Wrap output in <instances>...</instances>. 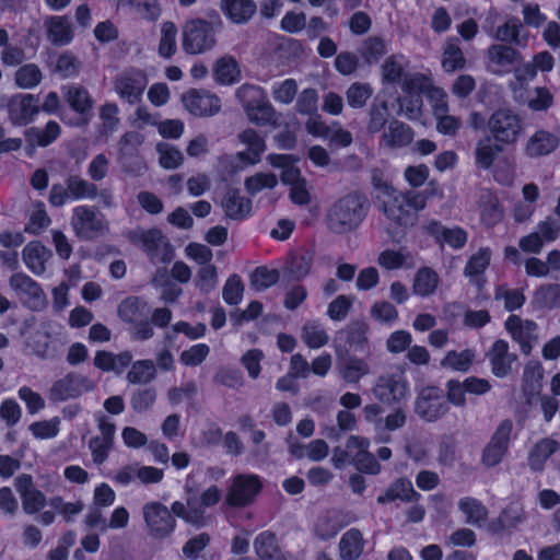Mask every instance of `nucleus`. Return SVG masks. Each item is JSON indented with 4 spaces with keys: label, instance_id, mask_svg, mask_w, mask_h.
Masks as SVG:
<instances>
[{
    "label": "nucleus",
    "instance_id": "24",
    "mask_svg": "<svg viewBox=\"0 0 560 560\" xmlns=\"http://www.w3.org/2000/svg\"><path fill=\"white\" fill-rule=\"evenodd\" d=\"M389 98L385 93H377L369 109V119L366 130L370 135H375L384 130L386 124L390 120Z\"/></svg>",
    "mask_w": 560,
    "mask_h": 560
},
{
    "label": "nucleus",
    "instance_id": "56",
    "mask_svg": "<svg viewBox=\"0 0 560 560\" xmlns=\"http://www.w3.org/2000/svg\"><path fill=\"white\" fill-rule=\"evenodd\" d=\"M459 510L466 515L467 523L478 524L486 520L488 511L478 499L471 497L462 498L458 501Z\"/></svg>",
    "mask_w": 560,
    "mask_h": 560
},
{
    "label": "nucleus",
    "instance_id": "61",
    "mask_svg": "<svg viewBox=\"0 0 560 560\" xmlns=\"http://www.w3.org/2000/svg\"><path fill=\"white\" fill-rule=\"evenodd\" d=\"M448 107L446 103L438 105L435 108L436 114V130L444 136H455L460 128L459 118L452 115H440L439 112H447Z\"/></svg>",
    "mask_w": 560,
    "mask_h": 560
},
{
    "label": "nucleus",
    "instance_id": "11",
    "mask_svg": "<svg viewBox=\"0 0 560 560\" xmlns=\"http://www.w3.org/2000/svg\"><path fill=\"white\" fill-rule=\"evenodd\" d=\"M422 233L430 236L443 249L445 245L454 250L464 248L468 241V233L458 225L445 226L440 220L431 219L422 225Z\"/></svg>",
    "mask_w": 560,
    "mask_h": 560
},
{
    "label": "nucleus",
    "instance_id": "59",
    "mask_svg": "<svg viewBox=\"0 0 560 560\" xmlns=\"http://www.w3.org/2000/svg\"><path fill=\"white\" fill-rule=\"evenodd\" d=\"M119 108L116 103H105L100 108V118L102 120V125L100 128V132L102 135H110L113 133L119 124L118 118Z\"/></svg>",
    "mask_w": 560,
    "mask_h": 560
},
{
    "label": "nucleus",
    "instance_id": "35",
    "mask_svg": "<svg viewBox=\"0 0 560 560\" xmlns=\"http://www.w3.org/2000/svg\"><path fill=\"white\" fill-rule=\"evenodd\" d=\"M364 549V539L360 529L350 528L340 538L339 556L341 560H357Z\"/></svg>",
    "mask_w": 560,
    "mask_h": 560
},
{
    "label": "nucleus",
    "instance_id": "51",
    "mask_svg": "<svg viewBox=\"0 0 560 560\" xmlns=\"http://www.w3.org/2000/svg\"><path fill=\"white\" fill-rule=\"evenodd\" d=\"M43 79L39 67L35 63L22 65L14 74L15 84L20 89H34Z\"/></svg>",
    "mask_w": 560,
    "mask_h": 560
},
{
    "label": "nucleus",
    "instance_id": "21",
    "mask_svg": "<svg viewBox=\"0 0 560 560\" xmlns=\"http://www.w3.org/2000/svg\"><path fill=\"white\" fill-rule=\"evenodd\" d=\"M415 137L413 129L404 121L393 118L380 138V147L398 149L409 145Z\"/></svg>",
    "mask_w": 560,
    "mask_h": 560
},
{
    "label": "nucleus",
    "instance_id": "64",
    "mask_svg": "<svg viewBox=\"0 0 560 560\" xmlns=\"http://www.w3.org/2000/svg\"><path fill=\"white\" fill-rule=\"evenodd\" d=\"M50 339L49 331H35L28 339V346L37 358L46 360L51 357Z\"/></svg>",
    "mask_w": 560,
    "mask_h": 560
},
{
    "label": "nucleus",
    "instance_id": "6",
    "mask_svg": "<svg viewBox=\"0 0 560 560\" xmlns=\"http://www.w3.org/2000/svg\"><path fill=\"white\" fill-rule=\"evenodd\" d=\"M149 80L143 70L129 67L115 77L114 91L122 102L136 105L142 101Z\"/></svg>",
    "mask_w": 560,
    "mask_h": 560
},
{
    "label": "nucleus",
    "instance_id": "55",
    "mask_svg": "<svg viewBox=\"0 0 560 560\" xmlns=\"http://www.w3.org/2000/svg\"><path fill=\"white\" fill-rule=\"evenodd\" d=\"M237 74V62L232 57L220 58L214 65L213 75L220 84L228 85L234 83Z\"/></svg>",
    "mask_w": 560,
    "mask_h": 560
},
{
    "label": "nucleus",
    "instance_id": "25",
    "mask_svg": "<svg viewBox=\"0 0 560 560\" xmlns=\"http://www.w3.org/2000/svg\"><path fill=\"white\" fill-rule=\"evenodd\" d=\"M51 252L40 241L28 242L22 252V258L27 269L36 276L46 271V262Z\"/></svg>",
    "mask_w": 560,
    "mask_h": 560
},
{
    "label": "nucleus",
    "instance_id": "54",
    "mask_svg": "<svg viewBox=\"0 0 560 560\" xmlns=\"http://www.w3.org/2000/svg\"><path fill=\"white\" fill-rule=\"evenodd\" d=\"M494 299L504 301V308L508 312H514L523 307L526 298L522 290L510 289L505 284L498 285L494 290Z\"/></svg>",
    "mask_w": 560,
    "mask_h": 560
},
{
    "label": "nucleus",
    "instance_id": "23",
    "mask_svg": "<svg viewBox=\"0 0 560 560\" xmlns=\"http://www.w3.org/2000/svg\"><path fill=\"white\" fill-rule=\"evenodd\" d=\"M221 206L229 219L243 221L250 215L253 202L249 198L242 196L240 189L229 188L222 198Z\"/></svg>",
    "mask_w": 560,
    "mask_h": 560
},
{
    "label": "nucleus",
    "instance_id": "4",
    "mask_svg": "<svg viewBox=\"0 0 560 560\" xmlns=\"http://www.w3.org/2000/svg\"><path fill=\"white\" fill-rule=\"evenodd\" d=\"M489 136L503 148L514 147L523 131V120L509 108L494 110L487 121Z\"/></svg>",
    "mask_w": 560,
    "mask_h": 560
},
{
    "label": "nucleus",
    "instance_id": "53",
    "mask_svg": "<svg viewBox=\"0 0 560 560\" xmlns=\"http://www.w3.org/2000/svg\"><path fill=\"white\" fill-rule=\"evenodd\" d=\"M156 376L155 365L152 360L144 359L136 361L129 372L127 380L131 384L149 383Z\"/></svg>",
    "mask_w": 560,
    "mask_h": 560
},
{
    "label": "nucleus",
    "instance_id": "7",
    "mask_svg": "<svg viewBox=\"0 0 560 560\" xmlns=\"http://www.w3.org/2000/svg\"><path fill=\"white\" fill-rule=\"evenodd\" d=\"M93 382L77 372H68L63 377L56 380L49 390L48 399L51 402H63L75 399L84 393L93 390Z\"/></svg>",
    "mask_w": 560,
    "mask_h": 560
},
{
    "label": "nucleus",
    "instance_id": "1",
    "mask_svg": "<svg viewBox=\"0 0 560 560\" xmlns=\"http://www.w3.org/2000/svg\"><path fill=\"white\" fill-rule=\"evenodd\" d=\"M370 202L359 191H351L337 199L328 209L326 225L335 234H347L357 230L368 215Z\"/></svg>",
    "mask_w": 560,
    "mask_h": 560
},
{
    "label": "nucleus",
    "instance_id": "58",
    "mask_svg": "<svg viewBox=\"0 0 560 560\" xmlns=\"http://www.w3.org/2000/svg\"><path fill=\"white\" fill-rule=\"evenodd\" d=\"M244 294V283L237 273L231 275L223 287L222 298L228 305L241 303Z\"/></svg>",
    "mask_w": 560,
    "mask_h": 560
},
{
    "label": "nucleus",
    "instance_id": "15",
    "mask_svg": "<svg viewBox=\"0 0 560 560\" xmlns=\"http://www.w3.org/2000/svg\"><path fill=\"white\" fill-rule=\"evenodd\" d=\"M143 517L150 535L158 539L170 536L176 526V521L170 510L161 502H150L143 506Z\"/></svg>",
    "mask_w": 560,
    "mask_h": 560
},
{
    "label": "nucleus",
    "instance_id": "47",
    "mask_svg": "<svg viewBox=\"0 0 560 560\" xmlns=\"http://www.w3.org/2000/svg\"><path fill=\"white\" fill-rule=\"evenodd\" d=\"M66 186L70 192V200L94 199L97 196V186L78 175H70L66 179Z\"/></svg>",
    "mask_w": 560,
    "mask_h": 560
},
{
    "label": "nucleus",
    "instance_id": "16",
    "mask_svg": "<svg viewBox=\"0 0 560 560\" xmlns=\"http://www.w3.org/2000/svg\"><path fill=\"white\" fill-rule=\"evenodd\" d=\"M182 101L187 110L196 117L214 116L222 107L220 97L206 90L190 89L183 94Z\"/></svg>",
    "mask_w": 560,
    "mask_h": 560
},
{
    "label": "nucleus",
    "instance_id": "12",
    "mask_svg": "<svg viewBox=\"0 0 560 560\" xmlns=\"http://www.w3.org/2000/svg\"><path fill=\"white\" fill-rule=\"evenodd\" d=\"M372 183L385 196L382 202L385 217L399 225L407 224L409 215L406 208V197L402 196V192L376 176H373Z\"/></svg>",
    "mask_w": 560,
    "mask_h": 560
},
{
    "label": "nucleus",
    "instance_id": "19",
    "mask_svg": "<svg viewBox=\"0 0 560 560\" xmlns=\"http://www.w3.org/2000/svg\"><path fill=\"white\" fill-rule=\"evenodd\" d=\"M560 144V139L546 129H537L526 141L524 154L530 159L547 156L553 153Z\"/></svg>",
    "mask_w": 560,
    "mask_h": 560
},
{
    "label": "nucleus",
    "instance_id": "20",
    "mask_svg": "<svg viewBox=\"0 0 560 560\" xmlns=\"http://www.w3.org/2000/svg\"><path fill=\"white\" fill-rule=\"evenodd\" d=\"M254 550L260 560H291L290 552L283 551L277 535L271 530L259 533L254 539Z\"/></svg>",
    "mask_w": 560,
    "mask_h": 560
},
{
    "label": "nucleus",
    "instance_id": "43",
    "mask_svg": "<svg viewBox=\"0 0 560 560\" xmlns=\"http://www.w3.org/2000/svg\"><path fill=\"white\" fill-rule=\"evenodd\" d=\"M533 303L541 310L560 307V284L547 283L539 285L534 291Z\"/></svg>",
    "mask_w": 560,
    "mask_h": 560
},
{
    "label": "nucleus",
    "instance_id": "17",
    "mask_svg": "<svg viewBox=\"0 0 560 560\" xmlns=\"http://www.w3.org/2000/svg\"><path fill=\"white\" fill-rule=\"evenodd\" d=\"M238 140L246 149L237 152L236 159L245 165L258 164L267 150L265 137L253 128H246L238 133Z\"/></svg>",
    "mask_w": 560,
    "mask_h": 560
},
{
    "label": "nucleus",
    "instance_id": "45",
    "mask_svg": "<svg viewBox=\"0 0 560 560\" xmlns=\"http://www.w3.org/2000/svg\"><path fill=\"white\" fill-rule=\"evenodd\" d=\"M370 366L364 359L349 355L343 360L340 366V373L345 382L357 384L360 380L369 374Z\"/></svg>",
    "mask_w": 560,
    "mask_h": 560
},
{
    "label": "nucleus",
    "instance_id": "50",
    "mask_svg": "<svg viewBox=\"0 0 560 560\" xmlns=\"http://www.w3.org/2000/svg\"><path fill=\"white\" fill-rule=\"evenodd\" d=\"M488 59L500 67L513 66L521 58L517 49L502 44H493L488 48Z\"/></svg>",
    "mask_w": 560,
    "mask_h": 560
},
{
    "label": "nucleus",
    "instance_id": "32",
    "mask_svg": "<svg viewBox=\"0 0 560 560\" xmlns=\"http://www.w3.org/2000/svg\"><path fill=\"white\" fill-rule=\"evenodd\" d=\"M504 150L505 148L493 141L490 137L480 139L475 149L476 166L483 171L490 170Z\"/></svg>",
    "mask_w": 560,
    "mask_h": 560
},
{
    "label": "nucleus",
    "instance_id": "30",
    "mask_svg": "<svg viewBox=\"0 0 560 560\" xmlns=\"http://www.w3.org/2000/svg\"><path fill=\"white\" fill-rule=\"evenodd\" d=\"M220 9L232 23L244 24L254 16L257 5L254 0H221Z\"/></svg>",
    "mask_w": 560,
    "mask_h": 560
},
{
    "label": "nucleus",
    "instance_id": "27",
    "mask_svg": "<svg viewBox=\"0 0 560 560\" xmlns=\"http://www.w3.org/2000/svg\"><path fill=\"white\" fill-rule=\"evenodd\" d=\"M248 119L257 126L276 125L277 112L265 95L253 98L245 104Z\"/></svg>",
    "mask_w": 560,
    "mask_h": 560
},
{
    "label": "nucleus",
    "instance_id": "9",
    "mask_svg": "<svg viewBox=\"0 0 560 560\" xmlns=\"http://www.w3.org/2000/svg\"><path fill=\"white\" fill-rule=\"evenodd\" d=\"M5 108L13 126H28L40 112L39 96L24 93L13 94L7 100Z\"/></svg>",
    "mask_w": 560,
    "mask_h": 560
},
{
    "label": "nucleus",
    "instance_id": "14",
    "mask_svg": "<svg viewBox=\"0 0 560 560\" xmlns=\"http://www.w3.org/2000/svg\"><path fill=\"white\" fill-rule=\"evenodd\" d=\"M71 224L77 236L85 241L96 240L105 229L103 219L92 207L85 205L77 206L73 209Z\"/></svg>",
    "mask_w": 560,
    "mask_h": 560
},
{
    "label": "nucleus",
    "instance_id": "44",
    "mask_svg": "<svg viewBox=\"0 0 560 560\" xmlns=\"http://www.w3.org/2000/svg\"><path fill=\"white\" fill-rule=\"evenodd\" d=\"M544 378V370L539 361H529L523 371V393L526 396L539 394L541 381Z\"/></svg>",
    "mask_w": 560,
    "mask_h": 560
},
{
    "label": "nucleus",
    "instance_id": "18",
    "mask_svg": "<svg viewBox=\"0 0 560 560\" xmlns=\"http://www.w3.org/2000/svg\"><path fill=\"white\" fill-rule=\"evenodd\" d=\"M16 490L22 500V506L26 514L33 515L42 511L46 503V495L34 487L31 475L23 474L16 478Z\"/></svg>",
    "mask_w": 560,
    "mask_h": 560
},
{
    "label": "nucleus",
    "instance_id": "39",
    "mask_svg": "<svg viewBox=\"0 0 560 560\" xmlns=\"http://www.w3.org/2000/svg\"><path fill=\"white\" fill-rule=\"evenodd\" d=\"M10 287L34 302H40L44 299V291L38 282L24 272H15L9 279Z\"/></svg>",
    "mask_w": 560,
    "mask_h": 560
},
{
    "label": "nucleus",
    "instance_id": "63",
    "mask_svg": "<svg viewBox=\"0 0 560 560\" xmlns=\"http://www.w3.org/2000/svg\"><path fill=\"white\" fill-rule=\"evenodd\" d=\"M288 264L290 273L300 280L310 273L313 257L308 253H296L290 256Z\"/></svg>",
    "mask_w": 560,
    "mask_h": 560
},
{
    "label": "nucleus",
    "instance_id": "41",
    "mask_svg": "<svg viewBox=\"0 0 560 560\" xmlns=\"http://www.w3.org/2000/svg\"><path fill=\"white\" fill-rule=\"evenodd\" d=\"M368 334L369 326L365 322H354L346 329V343L354 352L368 353L370 350Z\"/></svg>",
    "mask_w": 560,
    "mask_h": 560
},
{
    "label": "nucleus",
    "instance_id": "36",
    "mask_svg": "<svg viewBox=\"0 0 560 560\" xmlns=\"http://www.w3.org/2000/svg\"><path fill=\"white\" fill-rule=\"evenodd\" d=\"M46 30L48 38L55 45H68L73 39L72 25L67 16H50L46 21Z\"/></svg>",
    "mask_w": 560,
    "mask_h": 560
},
{
    "label": "nucleus",
    "instance_id": "46",
    "mask_svg": "<svg viewBox=\"0 0 560 560\" xmlns=\"http://www.w3.org/2000/svg\"><path fill=\"white\" fill-rule=\"evenodd\" d=\"M177 26L172 21H165L161 25V37L159 42L158 52L160 57L164 59L172 58L176 50V37H177Z\"/></svg>",
    "mask_w": 560,
    "mask_h": 560
},
{
    "label": "nucleus",
    "instance_id": "34",
    "mask_svg": "<svg viewBox=\"0 0 560 560\" xmlns=\"http://www.w3.org/2000/svg\"><path fill=\"white\" fill-rule=\"evenodd\" d=\"M61 133L59 124L55 120H49L44 129L31 127L25 131V139L31 147H48L55 142Z\"/></svg>",
    "mask_w": 560,
    "mask_h": 560
},
{
    "label": "nucleus",
    "instance_id": "40",
    "mask_svg": "<svg viewBox=\"0 0 560 560\" xmlns=\"http://www.w3.org/2000/svg\"><path fill=\"white\" fill-rule=\"evenodd\" d=\"M10 287L34 302H40L44 299V291L38 282L24 272H15L9 279Z\"/></svg>",
    "mask_w": 560,
    "mask_h": 560
},
{
    "label": "nucleus",
    "instance_id": "48",
    "mask_svg": "<svg viewBox=\"0 0 560 560\" xmlns=\"http://www.w3.org/2000/svg\"><path fill=\"white\" fill-rule=\"evenodd\" d=\"M386 54L387 44L377 35L365 38L360 48V55L368 65L377 63Z\"/></svg>",
    "mask_w": 560,
    "mask_h": 560
},
{
    "label": "nucleus",
    "instance_id": "49",
    "mask_svg": "<svg viewBox=\"0 0 560 560\" xmlns=\"http://www.w3.org/2000/svg\"><path fill=\"white\" fill-rule=\"evenodd\" d=\"M302 339L310 349H319L329 341L326 329L317 322L312 320L302 327Z\"/></svg>",
    "mask_w": 560,
    "mask_h": 560
},
{
    "label": "nucleus",
    "instance_id": "29",
    "mask_svg": "<svg viewBox=\"0 0 560 560\" xmlns=\"http://www.w3.org/2000/svg\"><path fill=\"white\" fill-rule=\"evenodd\" d=\"M420 494L413 489L412 482L404 477L394 480L384 493L377 497L380 504H387L396 500L402 502L418 501Z\"/></svg>",
    "mask_w": 560,
    "mask_h": 560
},
{
    "label": "nucleus",
    "instance_id": "38",
    "mask_svg": "<svg viewBox=\"0 0 560 560\" xmlns=\"http://www.w3.org/2000/svg\"><path fill=\"white\" fill-rule=\"evenodd\" d=\"M439 283L440 277L438 272L432 267L423 266L415 275L412 289L415 294L427 298L435 292Z\"/></svg>",
    "mask_w": 560,
    "mask_h": 560
},
{
    "label": "nucleus",
    "instance_id": "22",
    "mask_svg": "<svg viewBox=\"0 0 560 560\" xmlns=\"http://www.w3.org/2000/svg\"><path fill=\"white\" fill-rule=\"evenodd\" d=\"M506 340H495L489 351L491 372L494 376L503 378L511 373L512 363L516 360L514 353H510Z\"/></svg>",
    "mask_w": 560,
    "mask_h": 560
},
{
    "label": "nucleus",
    "instance_id": "2",
    "mask_svg": "<svg viewBox=\"0 0 560 560\" xmlns=\"http://www.w3.org/2000/svg\"><path fill=\"white\" fill-rule=\"evenodd\" d=\"M212 21L192 18L185 22L182 31V48L187 55H200L211 50L217 45L215 25L222 21L217 11L210 14Z\"/></svg>",
    "mask_w": 560,
    "mask_h": 560
},
{
    "label": "nucleus",
    "instance_id": "31",
    "mask_svg": "<svg viewBox=\"0 0 560 560\" xmlns=\"http://www.w3.org/2000/svg\"><path fill=\"white\" fill-rule=\"evenodd\" d=\"M560 448L558 441L542 438L537 441L528 453V465L533 471H542L547 460Z\"/></svg>",
    "mask_w": 560,
    "mask_h": 560
},
{
    "label": "nucleus",
    "instance_id": "13",
    "mask_svg": "<svg viewBox=\"0 0 560 560\" xmlns=\"http://www.w3.org/2000/svg\"><path fill=\"white\" fill-rule=\"evenodd\" d=\"M513 422L504 419L497 427L490 441L485 446L481 463L489 468L498 466L509 451Z\"/></svg>",
    "mask_w": 560,
    "mask_h": 560
},
{
    "label": "nucleus",
    "instance_id": "57",
    "mask_svg": "<svg viewBox=\"0 0 560 560\" xmlns=\"http://www.w3.org/2000/svg\"><path fill=\"white\" fill-rule=\"evenodd\" d=\"M474 358L475 353L469 349H465L460 352L451 350L442 360V365L451 368L454 371L467 372L472 364Z\"/></svg>",
    "mask_w": 560,
    "mask_h": 560
},
{
    "label": "nucleus",
    "instance_id": "37",
    "mask_svg": "<svg viewBox=\"0 0 560 560\" xmlns=\"http://www.w3.org/2000/svg\"><path fill=\"white\" fill-rule=\"evenodd\" d=\"M346 526L347 523L341 520V514L338 511H330L317 518L314 530L319 539L329 540Z\"/></svg>",
    "mask_w": 560,
    "mask_h": 560
},
{
    "label": "nucleus",
    "instance_id": "26",
    "mask_svg": "<svg viewBox=\"0 0 560 560\" xmlns=\"http://www.w3.org/2000/svg\"><path fill=\"white\" fill-rule=\"evenodd\" d=\"M491 249L489 247H480L477 253L472 254L464 268V275L481 289L486 283L485 272L491 262Z\"/></svg>",
    "mask_w": 560,
    "mask_h": 560
},
{
    "label": "nucleus",
    "instance_id": "3",
    "mask_svg": "<svg viewBox=\"0 0 560 560\" xmlns=\"http://www.w3.org/2000/svg\"><path fill=\"white\" fill-rule=\"evenodd\" d=\"M119 318L132 325L135 340L145 341L153 337L154 330L149 320L150 307L148 302L137 295L125 298L117 307Z\"/></svg>",
    "mask_w": 560,
    "mask_h": 560
},
{
    "label": "nucleus",
    "instance_id": "60",
    "mask_svg": "<svg viewBox=\"0 0 560 560\" xmlns=\"http://www.w3.org/2000/svg\"><path fill=\"white\" fill-rule=\"evenodd\" d=\"M409 258L408 253L400 249H384L378 254L377 262L386 270H397L406 267V260Z\"/></svg>",
    "mask_w": 560,
    "mask_h": 560
},
{
    "label": "nucleus",
    "instance_id": "28",
    "mask_svg": "<svg viewBox=\"0 0 560 560\" xmlns=\"http://www.w3.org/2000/svg\"><path fill=\"white\" fill-rule=\"evenodd\" d=\"M132 362V354L125 350L117 354L107 350H97L94 355L93 364L102 372L121 373Z\"/></svg>",
    "mask_w": 560,
    "mask_h": 560
},
{
    "label": "nucleus",
    "instance_id": "10",
    "mask_svg": "<svg viewBox=\"0 0 560 560\" xmlns=\"http://www.w3.org/2000/svg\"><path fill=\"white\" fill-rule=\"evenodd\" d=\"M415 410L424 421L435 422L450 411V405L441 388L428 386L417 397Z\"/></svg>",
    "mask_w": 560,
    "mask_h": 560
},
{
    "label": "nucleus",
    "instance_id": "62",
    "mask_svg": "<svg viewBox=\"0 0 560 560\" xmlns=\"http://www.w3.org/2000/svg\"><path fill=\"white\" fill-rule=\"evenodd\" d=\"M278 178L273 173H257L245 179V188L250 195H256L262 189H272L277 186Z\"/></svg>",
    "mask_w": 560,
    "mask_h": 560
},
{
    "label": "nucleus",
    "instance_id": "52",
    "mask_svg": "<svg viewBox=\"0 0 560 560\" xmlns=\"http://www.w3.org/2000/svg\"><path fill=\"white\" fill-rule=\"evenodd\" d=\"M373 95V89L369 83L354 82L346 91L348 105L353 109L363 108Z\"/></svg>",
    "mask_w": 560,
    "mask_h": 560
},
{
    "label": "nucleus",
    "instance_id": "42",
    "mask_svg": "<svg viewBox=\"0 0 560 560\" xmlns=\"http://www.w3.org/2000/svg\"><path fill=\"white\" fill-rule=\"evenodd\" d=\"M67 102L71 109L84 118L88 122L93 108V100L88 90L83 86H71L66 94Z\"/></svg>",
    "mask_w": 560,
    "mask_h": 560
},
{
    "label": "nucleus",
    "instance_id": "5",
    "mask_svg": "<svg viewBox=\"0 0 560 560\" xmlns=\"http://www.w3.org/2000/svg\"><path fill=\"white\" fill-rule=\"evenodd\" d=\"M264 489V481L259 475L252 472L236 474L225 495V503L231 508H246L252 505Z\"/></svg>",
    "mask_w": 560,
    "mask_h": 560
},
{
    "label": "nucleus",
    "instance_id": "33",
    "mask_svg": "<svg viewBox=\"0 0 560 560\" xmlns=\"http://www.w3.org/2000/svg\"><path fill=\"white\" fill-rule=\"evenodd\" d=\"M466 58L459 46V39L457 37H451L446 40L443 52L441 65L446 73H454L456 71L466 68Z\"/></svg>",
    "mask_w": 560,
    "mask_h": 560
},
{
    "label": "nucleus",
    "instance_id": "8",
    "mask_svg": "<svg viewBox=\"0 0 560 560\" xmlns=\"http://www.w3.org/2000/svg\"><path fill=\"white\" fill-rule=\"evenodd\" d=\"M373 393L378 401L392 406L406 400L410 386L404 374L387 373L376 378Z\"/></svg>",
    "mask_w": 560,
    "mask_h": 560
}]
</instances>
